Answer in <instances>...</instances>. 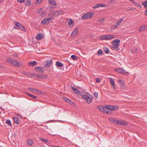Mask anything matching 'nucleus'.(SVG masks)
Wrapping results in <instances>:
<instances>
[{
	"label": "nucleus",
	"instance_id": "de8ad7c7",
	"mask_svg": "<svg viewBox=\"0 0 147 147\" xmlns=\"http://www.w3.org/2000/svg\"><path fill=\"white\" fill-rule=\"evenodd\" d=\"M112 113V111L110 110H108L107 111H106L107 113L111 114Z\"/></svg>",
	"mask_w": 147,
	"mask_h": 147
},
{
	"label": "nucleus",
	"instance_id": "f3484780",
	"mask_svg": "<svg viewBox=\"0 0 147 147\" xmlns=\"http://www.w3.org/2000/svg\"><path fill=\"white\" fill-rule=\"evenodd\" d=\"M37 63V62L35 61H34L33 62H30L28 63V65L30 66H34L36 65Z\"/></svg>",
	"mask_w": 147,
	"mask_h": 147
},
{
	"label": "nucleus",
	"instance_id": "c756f323",
	"mask_svg": "<svg viewBox=\"0 0 147 147\" xmlns=\"http://www.w3.org/2000/svg\"><path fill=\"white\" fill-rule=\"evenodd\" d=\"M116 120L117 119H115L114 118H111L109 119V120L110 122H113L115 124L116 123Z\"/></svg>",
	"mask_w": 147,
	"mask_h": 147
},
{
	"label": "nucleus",
	"instance_id": "0e129e2a",
	"mask_svg": "<svg viewBox=\"0 0 147 147\" xmlns=\"http://www.w3.org/2000/svg\"><path fill=\"white\" fill-rule=\"evenodd\" d=\"M98 108L99 110H100V111H102V108L99 107H98Z\"/></svg>",
	"mask_w": 147,
	"mask_h": 147
},
{
	"label": "nucleus",
	"instance_id": "bb28decb",
	"mask_svg": "<svg viewBox=\"0 0 147 147\" xmlns=\"http://www.w3.org/2000/svg\"><path fill=\"white\" fill-rule=\"evenodd\" d=\"M118 108V107L117 106H111V110L112 111H115Z\"/></svg>",
	"mask_w": 147,
	"mask_h": 147
},
{
	"label": "nucleus",
	"instance_id": "79ce46f5",
	"mask_svg": "<svg viewBox=\"0 0 147 147\" xmlns=\"http://www.w3.org/2000/svg\"><path fill=\"white\" fill-rule=\"evenodd\" d=\"M105 108H106L108 110H111V106H110V105H106L105 107Z\"/></svg>",
	"mask_w": 147,
	"mask_h": 147
},
{
	"label": "nucleus",
	"instance_id": "473e14b6",
	"mask_svg": "<svg viewBox=\"0 0 147 147\" xmlns=\"http://www.w3.org/2000/svg\"><path fill=\"white\" fill-rule=\"evenodd\" d=\"M106 35H104L102 36H100V39L101 40H106Z\"/></svg>",
	"mask_w": 147,
	"mask_h": 147
},
{
	"label": "nucleus",
	"instance_id": "6ab92c4d",
	"mask_svg": "<svg viewBox=\"0 0 147 147\" xmlns=\"http://www.w3.org/2000/svg\"><path fill=\"white\" fill-rule=\"evenodd\" d=\"M71 88L75 93L79 94L80 92L77 89L73 87H71Z\"/></svg>",
	"mask_w": 147,
	"mask_h": 147
},
{
	"label": "nucleus",
	"instance_id": "7ed1b4c3",
	"mask_svg": "<svg viewBox=\"0 0 147 147\" xmlns=\"http://www.w3.org/2000/svg\"><path fill=\"white\" fill-rule=\"evenodd\" d=\"M94 14L93 12H89L82 15L81 18L83 20L88 19L92 17Z\"/></svg>",
	"mask_w": 147,
	"mask_h": 147
},
{
	"label": "nucleus",
	"instance_id": "cd10ccee",
	"mask_svg": "<svg viewBox=\"0 0 147 147\" xmlns=\"http://www.w3.org/2000/svg\"><path fill=\"white\" fill-rule=\"evenodd\" d=\"M68 24L70 27H72L74 24L72 20H70V21H69L68 22Z\"/></svg>",
	"mask_w": 147,
	"mask_h": 147
},
{
	"label": "nucleus",
	"instance_id": "052dcab7",
	"mask_svg": "<svg viewBox=\"0 0 147 147\" xmlns=\"http://www.w3.org/2000/svg\"><path fill=\"white\" fill-rule=\"evenodd\" d=\"M22 73L23 74H24V75L25 76L26 75V73L25 72V71H22Z\"/></svg>",
	"mask_w": 147,
	"mask_h": 147
},
{
	"label": "nucleus",
	"instance_id": "9b49d317",
	"mask_svg": "<svg viewBox=\"0 0 147 147\" xmlns=\"http://www.w3.org/2000/svg\"><path fill=\"white\" fill-rule=\"evenodd\" d=\"M52 62V60H49L47 61L46 62V63L45 65V67H46L48 68L50 65L51 64Z\"/></svg>",
	"mask_w": 147,
	"mask_h": 147
},
{
	"label": "nucleus",
	"instance_id": "a19ab883",
	"mask_svg": "<svg viewBox=\"0 0 147 147\" xmlns=\"http://www.w3.org/2000/svg\"><path fill=\"white\" fill-rule=\"evenodd\" d=\"M71 58L74 60H76L77 59V57L75 55H72L71 56Z\"/></svg>",
	"mask_w": 147,
	"mask_h": 147
},
{
	"label": "nucleus",
	"instance_id": "13d9d810",
	"mask_svg": "<svg viewBox=\"0 0 147 147\" xmlns=\"http://www.w3.org/2000/svg\"><path fill=\"white\" fill-rule=\"evenodd\" d=\"M144 14L145 16H147V8L145 10Z\"/></svg>",
	"mask_w": 147,
	"mask_h": 147
},
{
	"label": "nucleus",
	"instance_id": "603ef678",
	"mask_svg": "<svg viewBox=\"0 0 147 147\" xmlns=\"http://www.w3.org/2000/svg\"><path fill=\"white\" fill-rule=\"evenodd\" d=\"M42 11V8H41L38 10V13H40Z\"/></svg>",
	"mask_w": 147,
	"mask_h": 147
},
{
	"label": "nucleus",
	"instance_id": "338daca9",
	"mask_svg": "<svg viewBox=\"0 0 147 147\" xmlns=\"http://www.w3.org/2000/svg\"><path fill=\"white\" fill-rule=\"evenodd\" d=\"M18 28L17 27H16V26H14L13 28V29H18Z\"/></svg>",
	"mask_w": 147,
	"mask_h": 147
},
{
	"label": "nucleus",
	"instance_id": "7c9ffc66",
	"mask_svg": "<svg viewBox=\"0 0 147 147\" xmlns=\"http://www.w3.org/2000/svg\"><path fill=\"white\" fill-rule=\"evenodd\" d=\"M142 5H143L144 8L147 7V1H145L142 3Z\"/></svg>",
	"mask_w": 147,
	"mask_h": 147
},
{
	"label": "nucleus",
	"instance_id": "dca6fc26",
	"mask_svg": "<svg viewBox=\"0 0 147 147\" xmlns=\"http://www.w3.org/2000/svg\"><path fill=\"white\" fill-rule=\"evenodd\" d=\"M25 4L26 6H30L32 4L31 0H25Z\"/></svg>",
	"mask_w": 147,
	"mask_h": 147
},
{
	"label": "nucleus",
	"instance_id": "4be33fe9",
	"mask_svg": "<svg viewBox=\"0 0 147 147\" xmlns=\"http://www.w3.org/2000/svg\"><path fill=\"white\" fill-rule=\"evenodd\" d=\"M13 119L14 121V123L16 124H18V118L15 117H13Z\"/></svg>",
	"mask_w": 147,
	"mask_h": 147
},
{
	"label": "nucleus",
	"instance_id": "4d7b16f0",
	"mask_svg": "<svg viewBox=\"0 0 147 147\" xmlns=\"http://www.w3.org/2000/svg\"><path fill=\"white\" fill-rule=\"evenodd\" d=\"M135 9H133L132 8H130L129 9H127V11H130L131 10H134Z\"/></svg>",
	"mask_w": 147,
	"mask_h": 147
},
{
	"label": "nucleus",
	"instance_id": "58836bf2",
	"mask_svg": "<svg viewBox=\"0 0 147 147\" xmlns=\"http://www.w3.org/2000/svg\"><path fill=\"white\" fill-rule=\"evenodd\" d=\"M37 75L36 74L31 73L30 78H36V76H37Z\"/></svg>",
	"mask_w": 147,
	"mask_h": 147
},
{
	"label": "nucleus",
	"instance_id": "b1692460",
	"mask_svg": "<svg viewBox=\"0 0 147 147\" xmlns=\"http://www.w3.org/2000/svg\"><path fill=\"white\" fill-rule=\"evenodd\" d=\"M33 92L38 94H41L42 93L40 91L36 88H34Z\"/></svg>",
	"mask_w": 147,
	"mask_h": 147
},
{
	"label": "nucleus",
	"instance_id": "f257e3e1",
	"mask_svg": "<svg viewBox=\"0 0 147 147\" xmlns=\"http://www.w3.org/2000/svg\"><path fill=\"white\" fill-rule=\"evenodd\" d=\"M81 96L82 98L85 99L86 100L88 104L92 102L93 99V97L89 93H86L85 94H81Z\"/></svg>",
	"mask_w": 147,
	"mask_h": 147
},
{
	"label": "nucleus",
	"instance_id": "f8f14e48",
	"mask_svg": "<svg viewBox=\"0 0 147 147\" xmlns=\"http://www.w3.org/2000/svg\"><path fill=\"white\" fill-rule=\"evenodd\" d=\"M64 98L65 99V101L67 102V103H69V104L71 105H72L74 104V103L69 98L66 97H64Z\"/></svg>",
	"mask_w": 147,
	"mask_h": 147
},
{
	"label": "nucleus",
	"instance_id": "864d4df0",
	"mask_svg": "<svg viewBox=\"0 0 147 147\" xmlns=\"http://www.w3.org/2000/svg\"><path fill=\"white\" fill-rule=\"evenodd\" d=\"M29 90L30 91L33 92L34 88H28Z\"/></svg>",
	"mask_w": 147,
	"mask_h": 147
},
{
	"label": "nucleus",
	"instance_id": "e2e57ef3",
	"mask_svg": "<svg viewBox=\"0 0 147 147\" xmlns=\"http://www.w3.org/2000/svg\"><path fill=\"white\" fill-rule=\"evenodd\" d=\"M130 1H131L132 3H134L135 2V1L134 0H129Z\"/></svg>",
	"mask_w": 147,
	"mask_h": 147
},
{
	"label": "nucleus",
	"instance_id": "6e6552de",
	"mask_svg": "<svg viewBox=\"0 0 147 147\" xmlns=\"http://www.w3.org/2000/svg\"><path fill=\"white\" fill-rule=\"evenodd\" d=\"M78 28H75L72 32L71 36V35H75L76 36L78 34Z\"/></svg>",
	"mask_w": 147,
	"mask_h": 147
},
{
	"label": "nucleus",
	"instance_id": "09e8293b",
	"mask_svg": "<svg viewBox=\"0 0 147 147\" xmlns=\"http://www.w3.org/2000/svg\"><path fill=\"white\" fill-rule=\"evenodd\" d=\"M14 24L18 28V22H15Z\"/></svg>",
	"mask_w": 147,
	"mask_h": 147
},
{
	"label": "nucleus",
	"instance_id": "1a4fd4ad",
	"mask_svg": "<svg viewBox=\"0 0 147 147\" xmlns=\"http://www.w3.org/2000/svg\"><path fill=\"white\" fill-rule=\"evenodd\" d=\"M43 36L41 33L37 34L36 36V38L37 40H39L43 38Z\"/></svg>",
	"mask_w": 147,
	"mask_h": 147
},
{
	"label": "nucleus",
	"instance_id": "2eb2a0df",
	"mask_svg": "<svg viewBox=\"0 0 147 147\" xmlns=\"http://www.w3.org/2000/svg\"><path fill=\"white\" fill-rule=\"evenodd\" d=\"M37 77L41 79H45L47 77V75L45 74L37 75Z\"/></svg>",
	"mask_w": 147,
	"mask_h": 147
},
{
	"label": "nucleus",
	"instance_id": "c9c22d12",
	"mask_svg": "<svg viewBox=\"0 0 147 147\" xmlns=\"http://www.w3.org/2000/svg\"><path fill=\"white\" fill-rule=\"evenodd\" d=\"M109 79L110 83L112 85L115 84L114 80L113 79L109 78Z\"/></svg>",
	"mask_w": 147,
	"mask_h": 147
},
{
	"label": "nucleus",
	"instance_id": "6e6d98bb",
	"mask_svg": "<svg viewBox=\"0 0 147 147\" xmlns=\"http://www.w3.org/2000/svg\"><path fill=\"white\" fill-rule=\"evenodd\" d=\"M45 14V13L43 12L41 13V17H43L44 16Z\"/></svg>",
	"mask_w": 147,
	"mask_h": 147
},
{
	"label": "nucleus",
	"instance_id": "9d476101",
	"mask_svg": "<svg viewBox=\"0 0 147 147\" xmlns=\"http://www.w3.org/2000/svg\"><path fill=\"white\" fill-rule=\"evenodd\" d=\"M115 70L116 72L124 74L125 72V71L121 68H117L115 69Z\"/></svg>",
	"mask_w": 147,
	"mask_h": 147
},
{
	"label": "nucleus",
	"instance_id": "f03ea898",
	"mask_svg": "<svg viewBox=\"0 0 147 147\" xmlns=\"http://www.w3.org/2000/svg\"><path fill=\"white\" fill-rule=\"evenodd\" d=\"M53 18V17H45L41 22L43 24H49L52 22Z\"/></svg>",
	"mask_w": 147,
	"mask_h": 147
},
{
	"label": "nucleus",
	"instance_id": "f704fd0d",
	"mask_svg": "<svg viewBox=\"0 0 147 147\" xmlns=\"http://www.w3.org/2000/svg\"><path fill=\"white\" fill-rule=\"evenodd\" d=\"M5 123L9 125V126H11V121L9 120V119H7L6 122Z\"/></svg>",
	"mask_w": 147,
	"mask_h": 147
},
{
	"label": "nucleus",
	"instance_id": "a878e982",
	"mask_svg": "<svg viewBox=\"0 0 147 147\" xmlns=\"http://www.w3.org/2000/svg\"><path fill=\"white\" fill-rule=\"evenodd\" d=\"M49 3L50 4L56 5L57 3L55 1H52V0H49Z\"/></svg>",
	"mask_w": 147,
	"mask_h": 147
},
{
	"label": "nucleus",
	"instance_id": "e433bc0d",
	"mask_svg": "<svg viewBox=\"0 0 147 147\" xmlns=\"http://www.w3.org/2000/svg\"><path fill=\"white\" fill-rule=\"evenodd\" d=\"M107 108L105 107H103L102 108V112L103 113H106V111H107L108 109H106Z\"/></svg>",
	"mask_w": 147,
	"mask_h": 147
},
{
	"label": "nucleus",
	"instance_id": "20e7f679",
	"mask_svg": "<svg viewBox=\"0 0 147 147\" xmlns=\"http://www.w3.org/2000/svg\"><path fill=\"white\" fill-rule=\"evenodd\" d=\"M120 42V40L118 39H116L115 40H113L111 44L113 45L112 48L114 49H115L119 46V43Z\"/></svg>",
	"mask_w": 147,
	"mask_h": 147
},
{
	"label": "nucleus",
	"instance_id": "0eeeda50",
	"mask_svg": "<svg viewBox=\"0 0 147 147\" xmlns=\"http://www.w3.org/2000/svg\"><path fill=\"white\" fill-rule=\"evenodd\" d=\"M123 18L120 19L117 22L115 25L112 26V28L113 30H115L120 25V24L123 21Z\"/></svg>",
	"mask_w": 147,
	"mask_h": 147
},
{
	"label": "nucleus",
	"instance_id": "bf43d9fd",
	"mask_svg": "<svg viewBox=\"0 0 147 147\" xmlns=\"http://www.w3.org/2000/svg\"><path fill=\"white\" fill-rule=\"evenodd\" d=\"M134 51L136 53H137L138 51V49L136 48H135L134 49Z\"/></svg>",
	"mask_w": 147,
	"mask_h": 147
},
{
	"label": "nucleus",
	"instance_id": "c03bdc74",
	"mask_svg": "<svg viewBox=\"0 0 147 147\" xmlns=\"http://www.w3.org/2000/svg\"><path fill=\"white\" fill-rule=\"evenodd\" d=\"M121 120H119L117 119L115 124L120 125V124H121Z\"/></svg>",
	"mask_w": 147,
	"mask_h": 147
},
{
	"label": "nucleus",
	"instance_id": "4c0bfd02",
	"mask_svg": "<svg viewBox=\"0 0 147 147\" xmlns=\"http://www.w3.org/2000/svg\"><path fill=\"white\" fill-rule=\"evenodd\" d=\"M40 140L44 142L45 143H47L48 142L47 140L42 138H40Z\"/></svg>",
	"mask_w": 147,
	"mask_h": 147
},
{
	"label": "nucleus",
	"instance_id": "2f4dec72",
	"mask_svg": "<svg viewBox=\"0 0 147 147\" xmlns=\"http://www.w3.org/2000/svg\"><path fill=\"white\" fill-rule=\"evenodd\" d=\"M121 123L120 125H123L124 126H126L127 125V123L125 121H123L122 120H121Z\"/></svg>",
	"mask_w": 147,
	"mask_h": 147
},
{
	"label": "nucleus",
	"instance_id": "72a5a7b5",
	"mask_svg": "<svg viewBox=\"0 0 147 147\" xmlns=\"http://www.w3.org/2000/svg\"><path fill=\"white\" fill-rule=\"evenodd\" d=\"M103 53V52L100 49H99L97 52V55H101Z\"/></svg>",
	"mask_w": 147,
	"mask_h": 147
},
{
	"label": "nucleus",
	"instance_id": "aec40b11",
	"mask_svg": "<svg viewBox=\"0 0 147 147\" xmlns=\"http://www.w3.org/2000/svg\"><path fill=\"white\" fill-rule=\"evenodd\" d=\"M56 65L59 67H61L63 66V64L59 61H57L56 63Z\"/></svg>",
	"mask_w": 147,
	"mask_h": 147
},
{
	"label": "nucleus",
	"instance_id": "69168bd1",
	"mask_svg": "<svg viewBox=\"0 0 147 147\" xmlns=\"http://www.w3.org/2000/svg\"><path fill=\"white\" fill-rule=\"evenodd\" d=\"M19 118H23V117L20 114H19Z\"/></svg>",
	"mask_w": 147,
	"mask_h": 147
},
{
	"label": "nucleus",
	"instance_id": "a18cd8bd",
	"mask_svg": "<svg viewBox=\"0 0 147 147\" xmlns=\"http://www.w3.org/2000/svg\"><path fill=\"white\" fill-rule=\"evenodd\" d=\"M31 73H26L25 76H27L28 78H30L31 77Z\"/></svg>",
	"mask_w": 147,
	"mask_h": 147
},
{
	"label": "nucleus",
	"instance_id": "412c9836",
	"mask_svg": "<svg viewBox=\"0 0 147 147\" xmlns=\"http://www.w3.org/2000/svg\"><path fill=\"white\" fill-rule=\"evenodd\" d=\"M26 94L29 96H30L31 97L34 98V99H37V98H39L37 96H35L34 95L28 92H27Z\"/></svg>",
	"mask_w": 147,
	"mask_h": 147
},
{
	"label": "nucleus",
	"instance_id": "c85d7f7f",
	"mask_svg": "<svg viewBox=\"0 0 147 147\" xmlns=\"http://www.w3.org/2000/svg\"><path fill=\"white\" fill-rule=\"evenodd\" d=\"M104 51L106 53H108L109 52V49L107 47H105L103 48Z\"/></svg>",
	"mask_w": 147,
	"mask_h": 147
},
{
	"label": "nucleus",
	"instance_id": "3c124183",
	"mask_svg": "<svg viewBox=\"0 0 147 147\" xmlns=\"http://www.w3.org/2000/svg\"><path fill=\"white\" fill-rule=\"evenodd\" d=\"M43 0H37V1L36 2V4H37L38 3H40Z\"/></svg>",
	"mask_w": 147,
	"mask_h": 147
},
{
	"label": "nucleus",
	"instance_id": "49530a36",
	"mask_svg": "<svg viewBox=\"0 0 147 147\" xmlns=\"http://www.w3.org/2000/svg\"><path fill=\"white\" fill-rule=\"evenodd\" d=\"M100 79L98 78H97L96 79V82H97V83H99L100 82Z\"/></svg>",
	"mask_w": 147,
	"mask_h": 147
},
{
	"label": "nucleus",
	"instance_id": "393cba45",
	"mask_svg": "<svg viewBox=\"0 0 147 147\" xmlns=\"http://www.w3.org/2000/svg\"><path fill=\"white\" fill-rule=\"evenodd\" d=\"M33 143V141L31 139L28 140L27 141L28 144L30 146H31L32 145Z\"/></svg>",
	"mask_w": 147,
	"mask_h": 147
},
{
	"label": "nucleus",
	"instance_id": "5fc2aeb1",
	"mask_svg": "<svg viewBox=\"0 0 147 147\" xmlns=\"http://www.w3.org/2000/svg\"><path fill=\"white\" fill-rule=\"evenodd\" d=\"M25 0H19V3H23L24 2Z\"/></svg>",
	"mask_w": 147,
	"mask_h": 147
},
{
	"label": "nucleus",
	"instance_id": "8fccbe9b",
	"mask_svg": "<svg viewBox=\"0 0 147 147\" xmlns=\"http://www.w3.org/2000/svg\"><path fill=\"white\" fill-rule=\"evenodd\" d=\"M98 96V93L97 92H95L94 94V96H95V97L96 98H97Z\"/></svg>",
	"mask_w": 147,
	"mask_h": 147
},
{
	"label": "nucleus",
	"instance_id": "39448f33",
	"mask_svg": "<svg viewBox=\"0 0 147 147\" xmlns=\"http://www.w3.org/2000/svg\"><path fill=\"white\" fill-rule=\"evenodd\" d=\"M7 61L13 65L18 67V62L16 60L11 58H8L7 59Z\"/></svg>",
	"mask_w": 147,
	"mask_h": 147
},
{
	"label": "nucleus",
	"instance_id": "423d86ee",
	"mask_svg": "<svg viewBox=\"0 0 147 147\" xmlns=\"http://www.w3.org/2000/svg\"><path fill=\"white\" fill-rule=\"evenodd\" d=\"M35 70L37 72L43 73L44 72V68L41 67H36L34 68Z\"/></svg>",
	"mask_w": 147,
	"mask_h": 147
},
{
	"label": "nucleus",
	"instance_id": "4468645a",
	"mask_svg": "<svg viewBox=\"0 0 147 147\" xmlns=\"http://www.w3.org/2000/svg\"><path fill=\"white\" fill-rule=\"evenodd\" d=\"M145 29H147V26L143 25L140 27L139 31L142 32L144 31Z\"/></svg>",
	"mask_w": 147,
	"mask_h": 147
},
{
	"label": "nucleus",
	"instance_id": "680f3d73",
	"mask_svg": "<svg viewBox=\"0 0 147 147\" xmlns=\"http://www.w3.org/2000/svg\"><path fill=\"white\" fill-rule=\"evenodd\" d=\"M112 86H113V89H114V90H115V84H114L113 85H112Z\"/></svg>",
	"mask_w": 147,
	"mask_h": 147
},
{
	"label": "nucleus",
	"instance_id": "774afa93",
	"mask_svg": "<svg viewBox=\"0 0 147 147\" xmlns=\"http://www.w3.org/2000/svg\"><path fill=\"white\" fill-rule=\"evenodd\" d=\"M19 67H20V66H21L22 65V63H20V62H19Z\"/></svg>",
	"mask_w": 147,
	"mask_h": 147
},
{
	"label": "nucleus",
	"instance_id": "ddd939ff",
	"mask_svg": "<svg viewBox=\"0 0 147 147\" xmlns=\"http://www.w3.org/2000/svg\"><path fill=\"white\" fill-rule=\"evenodd\" d=\"M105 5L102 4H98L96 5L95 6L93 7V9H96L98 8H99L101 7H105Z\"/></svg>",
	"mask_w": 147,
	"mask_h": 147
},
{
	"label": "nucleus",
	"instance_id": "ea45409f",
	"mask_svg": "<svg viewBox=\"0 0 147 147\" xmlns=\"http://www.w3.org/2000/svg\"><path fill=\"white\" fill-rule=\"evenodd\" d=\"M98 21L102 23L104 22L105 21V19L103 18H101L98 19Z\"/></svg>",
	"mask_w": 147,
	"mask_h": 147
},
{
	"label": "nucleus",
	"instance_id": "37998d69",
	"mask_svg": "<svg viewBox=\"0 0 147 147\" xmlns=\"http://www.w3.org/2000/svg\"><path fill=\"white\" fill-rule=\"evenodd\" d=\"M134 3L136 6L138 7H142L141 5L140 4L138 3L135 2V1L134 3Z\"/></svg>",
	"mask_w": 147,
	"mask_h": 147
},
{
	"label": "nucleus",
	"instance_id": "a211bd4d",
	"mask_svg": "<svg viewBox=\"0 0 147 147\" xmlns=\"http://www.w3.org/2000/svg\"><path fill=\"white\" fill-rule=\"evenodd\" d=\"M114 38L113 36L111 35H106V40H109L113 39Z\"/></svg>",
	"mask_w": 147,
	"mask_h": 147
},
{
	"label": "nucleus",
	"instance_id": "5701e85b",
	"mask_svg": "<svg viewBox=\"0 0 147 147\" xmlns=\"http://www.w3.org/2000/svg\"><path fill=\"white\" fill-rule=\"evenodd\" d=\"M19 29H20L22 30L25 31L26 29L25 27L22 25L20 23H19Z\"/></svg>",
	"mask_w": 147,
	"mask_h": 147
}]
</instances>
